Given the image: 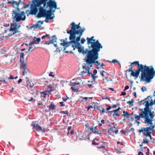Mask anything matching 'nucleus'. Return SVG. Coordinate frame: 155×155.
<instances>
[{
    "instance_id": "f257e3e1",
    "label": "nucleus",
    "mask_w": 155,
    "mask_h": 155,
    "mask_svg": "<svg viewBox=\"0 0 155 155\" xmlns=\"http://www.w3.org/2000/svg\"><path fill=\"white\" fill-rule=\"evenodd\" d=\"M48 0H32L31 5V10L29 13L27 14V16L30 14L36 15L37 18H39L45 17L46 15L51 16L54 11L51 12L50 10H46L48 7Z\"/></svg>"
},
{
    "instance_id": "f03ea898",
    "label": "nucleus",
    "mask_w": 155,
    "mask_h": 155,
    "mask_svg": "<svg viewBox=\"0 0 155 155\" xmlns=\"http://www.w3.org/2000/svg\"><path fill=\"white\" fill-rule=\"evenodd\" d=\"M140 72H141L140 77H139L140 81H145L147 83L150 82L155 75V71L153 67H151L137 68L131 73V76L134 77V79H136L139 76Z\"/></svg>"
},
{
    "instance_id": "7ed1b4c3",
    "label": "nucleus",
    "mask_w": 155,
    "mask_h": 155,
    "mask_svg": "<svg viewBox=\"0 0 155 155\" xmlns=\"http://www.w3.org/2000/svg\"><path fill=\"white\" fill-rule=\"evenodd\" d=\"M99 53H92L88 58L86 59V64L90 65V64L94 63L97 66L100 65V63L97 61H96L98 58Z\"/></svg>"
},
{
    "instance_id": "20e7f679",
    "label": "nucleus",
    "mask_w": 155,
    "mask_h": 155,
    "mask_svg": "<svg viewBox=\"0 0 155 155\" xmlns=\"http://www.w3.org/2000/svg\"><path fill=\"white\" fill-rule=\"evenodd\" d=\"M12 18H15L18 21H24L26 18L25 13L24 11H21L20 13L17 12L13 10L12 12Z\"/></svg>"
},
{
    "instance_id": "39448f33",
    "label": "nucleus",
    "mask_w": 155,
    "mask_h": 155,
    "mask_svg": "<svg viewBox=\"0 0 155 155\" xmlns=\"http://www.w3.org/2000/svg\"><path fill=\"white\" fill-rule=\"evenodd\" d=\"M93 44L90 46H88V48L90 49L91 48V51L92 53H98L100 51V49L103 48V46L99 42L98 40L93 42Z\"/></svg>"
},
{
    "instance_id": "423d86ee",
    "label": "nucleus",
    "mask_w": 155,
    "mask_h": 155,
    "mask_svg": "<svg viewBox=\"0 0 155 155\" xmlns=\"http://www.w3.org/2000/svg\"><path fill=\"white\" fill-rule=\"evenodd\" d=\"M71 29L69 30V31L71 33L75 32L78 31H80L83 33L85 30V28L84 27L81 28V27L79 25L80 23L78 25H76L74 22H72L71 24Z\"/></svg>"
},
{
    "instance_id": "0eeeda50",
    "label": "nucleus",
    "mask_w": 155,
    "mask_h": 155,
    "mask_svg": "<svg viewBox=\"0 0 155 155\" xmlns=\"http://www.w3.org/2000/svg\"><path fill=\"white\" fill-rule=\"evenodd\" d=\"M66 32L67 34H70V36L69 37V39L70 41H66V42L61 43L60 45L61 46H63L64 47V49L63 51H65L66 48L68 47L72 43L74 44V38L73 36H72V35H71V32L69 31L68 29H67Z\"/></svg>"
},
{
    "instance_id": "6e6552de",
    "label": "nucleus",
    "mask_w": 155,
    "mask_h": 155,
    "mask_svg": "<svg viewBox=\"0 0 155 155\" xmlns=\"http://www.w3.org/2000/svg\"><path fill=\"white\" fill-rule=\"evenodd\" d=\"M48 6L49 7V9L51 12H55L56 9H59V8L57 7V3L54 0H48Z\"/></svg>"
},
{
    "instance_id": "1a4fd4ad",
    "label": "nucleus",
    "mask_w": 155,
    "mask_h": 155,
    "mask_svg": "<svg viewBox=\"0 0 155 155\" xmlns=\"http://www.w3.org/2000/svg\"><path fill=\"white\" fill-rule=\"evenodd\" d=\"M83 33L80 31H78L75 32L71 33L72 36L74 37V43L79 42L81 39V37Z\"/></svg>"
},
{
    "instance_id": "9d476101",
    "label": "nucleus",
    "mask_w": 155,
    "mask_h": 155,
    "mask_svg": "<svg viewBox=\"0 0 155 155\" xmlns=\"http://www.w3.org/2000/svg\"><path fill=\"white\" fill-rule=\"evenodd\" d=\"M83 33L80 31H78L75 32L71 33L72 36L74 37V43L79 42L81 39V37Z\"/></svg>"
},
{
    "instance_id": "9b49d317",
    "label": "nucleus",
    "mask_w": 155,
    "mask_h": 155,
    "mask_svg": "<svg viewBox=\"0 0 155 155\" xmlns=\"http://www.w3.org/2000/svg\"><path fill=\"white\" fill-rule=\"evenodd\" d=\"M82 48L81 47L78 48V52L80 53H82L84 54H86V56L85 57V59L88 58L90 56L92 53L90 49L86 48L85 50L84 49V47H82Z\"/></svg>"
},
{
    "instance_id": "f8f14e48",
    "label": "nucleus",
    "mask_w": 155,
    "mask_h": 155,
    "mask_svg": "<svg viewBox=\"0 0 155 155\" xmlns=\"http://www.w3.org/2000/svg\"><path fill=\"white\" fill-rule=\"evenodd\" d=\"M18 28L16 27V22L14 23H11V27L9 31H12V34H9L8 35H13L16 33H20V31L18 30Z\"/></svg>"
},
{
    "instance_id": "ddd939ff",
    "label": "nucleus",
    "mask_w": 155,
    "mask_h": 155,
    "mask_svg": "<svg viewBox=\"0 0 155 155\" xmlns=\"http://www.w3.org/2000/svg\"><path fill=\"white\" fill-rule=\"evenodd\" d=\"M92 134V133H90L88 134L87 135L85 136V137L84 135L82 134H78L79 136H78V137H79V139L80 140H86L87 139H88V140H90V137L89 136L91 135V134ZM76 137L75 138H74L73 140L75 141L77 139V135H76Z\"/></svg>"
},
{
    "instance_id": "4468645a",
    "label": "nucleus",
    "mask_w": 155,
    "mask_h": 155,
    "mask_svg": "<svg viewBox=\"0 0 155 155\" xmlns=\"http://www.w3.org/2000/svg\"><path fill=\"white\" fill-rule=\"evenodd\" d=\"M133 64H134L135 65V66H137V68H150L153 67V66H148L146 65H144L142 64H140L139 61H135L132 62L130 65H129V66H130Z\"/></svg>"
},
{
    "instance_id": "2eb2a0df",
    "label": "nucleus",
    "mask_w": 155,
    "mask_h": 155,
    "mask_svg": "<svg viewBox=\"0 0 155 155\" xmlns=\"http://www.w3.org/2000/svg\"><path fill=\"white\" fill-rule=\"evenodd\" d=\"M31 126L33 127V129H35L38 131H41L42 130V127L38 124L36 125L34 121H32Z\"/></svg>"
},
{
    "instance_id": "dca6fc26",
    "label": "nucleus",
    "mask_w": 155,
    "mask_h": 155,
    "mask_svg": "<svg viewBox=\"0 0 155 155\" xmlns=\"http://www.w3.org/2000/svg\"><path fill=\"white\" fill-rule=\"evenodd\" d=\"M41 38L38 37L37 38L36 37L34 36L33 38V41L31 42L29 44L30 46H31L34 44H37L40 42L41 41Z\"/></svg>"
},
{
    "instance_id": "f3484780",
    "label": "nucleus",
    "mask_w": 155,
    "mask_h": 155,
    "mask_svg": "<svg viewBox=\"0 0 155 155\" xmlns=\"http://www.w3.org/2000/svg\"><path fill=\"white\" fill-rule=\"evenodd\" d=\"M140 110L141 111V112L139 114L144 117H145L146 115L147 112L149 110L146 107H145L143 109H141Z\"/></svg>"
},
{
    "instance_id": "a211bd4d",
    "label": "nucleus",
    "mask_w": 155,
    "mask_h": 155,
    "mask_svg": "<svg viewBox=\"0 0 155 155\" xmlns=\"http://www.w3.org/2000/svg\"><path fill=\"white\" fill-rule=\"evenodd\" d=\"M149 116L150 117V119H151L152 120L154 116L151 109L148 110L144 118L148 117V118H149Z\"/></svg>"
},
{
    "instance_id": "6ab92c4d",
    "label": "nucleus",
    "mask_w": 155,
    "mask_h": 155,
    "mask_svg": "<svg viewBox=\"0 0 155 155\" xmlns=\"http://www.w3.org/2000/svg\"><path fill=\"white\" fill-rule=\"evenodd\" d=\"M20 68L22 69L24 68H25L27 67V64L24 60H22L21 59H20Z\"/></svg>"
},
{
    "instance_id": "aec40b11",
    "label": "nucleus",
    "mask_w": 155,
    "mask_h": 155,
    "mask_svg": "<svg viewBox=\"0 0 155 155\" xmlns=\"http://www.w3.org/2000/svg\"><path fill=\"white\" fill-rule=\"evenodd\" d=\"M105 143V142L104 141H101L99 142L98 143H99V145L98 146H97V147L99 149L103 148L104 150H105L106 147L104 145V144Z\"/></svg>"
},
{
    "instance_id": "412c9836",
    "label": "nucleus",
    "mask_w": 155,
    "mask_h": 155,
    "mask_svg": "<svg viewBox=\"0 0 155 155\" xmlns=\"http://www.w3.org/2000/svg\"><path fill=\"white\" fill-rule=\"evenodd\" d=\"M144 119H145L144 121L145 124H150V125H152L153 123L152 122L153 121V120L148 118V117L144 118Z\"/></svg>"
},
{
    "instance_id": "4be33fe9",
    "label": "nucleus",
    "mask_w": 155,
    "mask_h": 155,
    "mask_svg": "<svg viewBox=\"0 0 155 155\" xmlns=\"http://www.w3.org/2000/svg\"><path fill=\"white\" fill-rule=\"evenodd\" d=\"M56 105L53 103H52L49 105L48 107L49 108V109L48 110V111H50L51 110H56V108H55Z\"/></svg>"
},
{
    "instance_id": "5701e85b",
    "label": "nucleus",
    "mask_w": 155,
    "mask_h": 155,
    "mask_svg": "<svg viewBox=\"0 0 155 155\" xmlns=\"http://www.w3.org/2000/svg\"><path fill=\"white\" fill-rule=\"evenodd\" d=\"M40 93L41 94V97H43V98L42 99V100L43 101H45L46 100V97L47 95H48V94H47L45 91L40 92Z\"/></svg>"
},
{
    "instance_id": "b1692460",
    "label": "nucleus",
    "mask_w": 155,
    "mask_h": 155,
    "mask_svg": "<svg viewBox=\"0 0 155 155\" xmlns=\"http://www.w3.org/2000/svg\"><path fill=\"white\" fill-rule=\"evenodd\" d=\"M52 39L49 40L50 44H53L54 42L57 43V38L56 35H54L51 37Z\"/></svg>"
},
{
    "instance_id": "393cba45",
    "label": "nucleus",
    "mask_w": 155,
    "mask_h": 155,
    "mask_svg": "<svg viewBox=\"0 0 155 155\" xmlns=\"http://www.w3.org/2000/svg\"><path fill=\"white\" fill-rule=\"evenodd\" d=\"M51 16L46 15L45 17V21L46 23L48 22L49 20H52L54 18V15L53 16Z\"/></svg>"
},
{
    "instance_id": "a878e982",
    "label": "nucleus",
    "mask_w": 155,
    "mask_h": 155,
    "mask_svg": "<svg viewBox=\"0 0 155 155\" xmlns=\"http://www.w3.org/2000/svg\"><path fill=\"white\" fill-rule=\"evenodd\" d=\"M100 140V138H97L96 137L92 141V144L93 145H97L98 146L99 145V143H96L95 142V141H98Z\"/></svg>"
},
{
    "instance_id": "bb28decb",
    "label": "nucleus",
    "mask_w": 155,
    "mask_h": 155,
    "mask_svg": "<svg viewBox=\"0 0 155 155\" xmlns=\"http://www.w3.org/2000/svg\"><path fill=\"white\" fill-rule=\"evenodd\" d=\"M123 114L121 115L124 116V117H126V118L128 119L129 121H130V119L129 118V116L130 115V114L125 111H123Z\"/></svg>"
},
{
    "instance_id": "cd10ccee",
    "label": "nucleus",
    "mask_w": 155,
    "mask_h": 155,
    "mask_svg": "<svg viewBox=\"0 0 155 155\" xmlns=\"http://www.w3.org/2000/svg\"><path fill=\"white\" fill-rule=\"evenodd\" d=\"M151 133V131L145 128V134H144V135L146 136V137H147L148 136H150Z\"/></svg>"
},
{
    "instance_id": "c85d7f7f",
    "label": "nucleus",
    "mask_w": 155,
    "mask_h": 155,
    "mask_svg": "<svg viewBox=\"0 0 155 155\" xmlns=\"http://www.w3.org/2000/svg\"><path fill=\"white\" fill-rule=\"evenodd\" d=\"M77 85V83L76 82H73L72 84V86L71 87V89L74 91L77 92L78 91L79 89L75 88L73 87H75Z\"/></svg>"
},
{
    "instance_id": "c756f323",
    "label": "nucleus",
    "mask_w": 155,
    "mask_h": 155,
    "mask_svg": "<svg viewBox=\"0 0 155 155\" xmlns=\"http://www.w3.org/2000/svg\"><path fill=\"white\" fill-rule=\"evenodd\" d=\"M150 101H145L144 103H143V104H144V103H145V107H147V109H148V110H150V108L149 107L150 106V103H149Z\"/></svg>"
},
{
    "instance_id": "7c9ffc66",
    "label": "nucleus",
    "mask_w": 155,
    "mask_h": 155,
    "mask_svg": "<svg viewBox=\"0 0 155 155\" xmlns=\"http://www.w3.org/2000/svg\"><path fill=\"white\" fill-rule=\"evenodd\" d=\"M22 69H23V71L22 72V75L24 76L25 74H26L29 71V70L28 68H27V67H25V68H22Z\"/></svg>"
},
{
    "instance_id": "2f4dec72",
    "label": "nucleus",
    "mask_w": 155,
    "mask_h": 155,
    "mask_svg": "<svg viewBox=\"0 0 155 155\" xmlns=\"http://www.w3.org/2000/svg\"><path fill=\"white\" fill-rule=\"evenodd\" d=\"M13 20L12 21V23H14L16 22V27L18 29H19L21 27V24H19L18 25H17V23L20 22V21H17L15 19V18H12Z\"/></svg>"
},
{
    "instance_id": "473e14b6",
    "label": "nucleus",
    "mask_w": 155,
    "mask_h": 155,
    "mask_svg": "<svg viewBox=\"0 0 155 155\" xmlns=\"http://www.w3.org/2000/svg\"><path fill=\"white\" fill-rule=\"evenodd\" d=\"M87 44L89 45L91 44V45H92L93 43V41L92 40H91L89 38L87 37Z\"/></svg>"
},
{
    "instance_id": "72a5a7b5",
    "label": "nucleus",
    "mask_w": 155,
    "mask_h": 155,
    "mask_svg": "<svg viewBox=\"0 0 155 155\" xmlns=\"http://www.w3.org/2000/svg\"><path fill=\"white\" fill-rule=\"evenodd\" d=\"M144 118V117L142 116L141 115L139 114V115H136L134 117V118L136 119V120H140V118Z\"/></svg>"
},
{
    "instance_id": "f704fd0d",
    "label": "nucleus",
    "mask_w": 155,
    "mask_h": 155,
    "mask_svg": "<svg viewBox=\"0 0 155 155\" xmlns=\"http://www.w3.org/2000/svg\"><path fill=\"white\" fill-rule=\"evenodd\" d=\"M155 124L153 125H151V126H149V127H146L145 128L149 130H150L151 131H153L155 127Z\"/></svg>"
},
{
    "instance_id": "c9c22d12",
    "label": "nucleus",
    "mask_w": 155,
    "mask_h": 155,
    "mask_svg": "<svg viewBox=\"0 0 155 155\" xmlns=\"http://www.w3.org/2000/svg\"><path fill=\"white\" fill-rule=\"evenodd\" d=\"M64 113V114H67V115L68 116H70V114L68 112V110H67L65 111H60V113Z\"/></svg>"
},
{
    "instance_id": "e433bc0d",
    "label": "nucleus",
    "mask_w": 155,
    "mask_h": 155,
    "mask_svg": "<svg viewBox=\"0 0 155 155\" xmlns=\"http://www.w3.org/2000/svg\"><path fill=\"white\" fill-rule=\"evenodd\" d=\"M34 85V84L33 83L31 84H30L28 85V84H27V85L26 86V87L28 88V89H31L32 88Z\"/></svg>"
},
{
    "instance_id": "4c0bfd02",
    "label": "nucleus",
    "mask_w": 155,
    "mask_h": 155,
    "mask_svg": "<svg viewBox=\"0 0 155 155\" xmlns=\"http://www.w3.org/2000/svg\"><path fill=\"white\" fill-rule=\"evenodd\" d=\"M32 3V1L31 2V3L28 4L27 5H26L24 3V5L23 6L22 8H28L29 7L30 5V8H31V5Z\"/></svg>"
},
{
    "instance_id": "58836bf2",
    "label": "nucleus",
    "mask_w": 155,
    "mask_h": 155,
    "mask_svg": "<svg viewBox=\"0 0 155 155\" xmlns=\"http://www.w3.org/2000/svg\"><path fill=\"white\" fill-rule=\"evenodd\" d=\"M145 127L141 128V129L139 130L138 131L140 133L141 132H142L143 134H145Z\"/></svg>"
},
{
    "instance_id": "ea45409f",
    "label": "nucleus",
    "mask_w": 155,
    "mask_h": 155,
    "mask_svg": "<svg viewBox=\"0 0 155 155\" xmlns=\"http://www.w3.org/2000/svg\"><path fill=\"white\" fill-rule=\"evenodd\" d=\"M74 44L75 45L76 48L78 49L81 47V45L80 42L74 43Z\"/></svg>"
},
{
    "instance_id": "a19ab883",
    "label": "nucleus",
    "mask_w": 155,
    "mask_h": 155,
    "mask_svg": "<svg viewBox=\"0 0 155 155\" xmlns=\"http://www.w3.org/2000/svg\"><path fill=\"white\" fill-rule=\"evenodd\" d=\"M134 102V100L133 99H131V101H128L127 102V103L130 105L133 106V103Z\"/></svg>"
},
{
    "instance_id": "79ce46f5",
    "label": "nucleus",
    "mask_w": 155,
    "mask_h": 155,
    "mask_svg": "<svg viewBox=\"0 0 155 155\" xmlns=\"http://www.w3.org/2000/svg\"><path fill=\"white\" fill-rule=\"evenodd\" d=\"M130 130H128L127 131H125L124 130L122 129L120 131V132L122 134H124L126 136L127 135V133L130 132Z\"/></svg>"
},
{
    "instance_id": "37998d69",
    "label": "nucleus",
    "mask_w": 155,
    "mask_h": 155,
    "mask_svg": "<svg viewBox=\"0 0 155 155\" xmlns=\"http://www.w3.org/2000/svg\"><path fill=\"white\" fill-rule=\"evenodd\" d=\"M120 115V114H118V112L114 113V114H112L113 117H117V116H119Z\"/></svg>"
},
{
    "instance_id": "c03bdc74",
    "label": "nucleus",
    "mask_w": 155,
    "mask_h": 155,
    "mask_svg": "<svg viewBox=\"0 0 155 155\" xmlns=\"http://www.w3.org/2000/svg\"><path fill=\"white\" fill-rule=\"evenodd\" d=\"M20 59L22 58V60H24V54L23 52L20 53Z\"/></svg>"
},
{
    "instance_id": "a18cd8bd",
    "label": "nucleus",
    "mask_w": 155,
    "mask_h": 155,
    "mask_svg": "<svg viewBox=\"0 0 155 155\" xmlns=\"http://www.w3.org/2000/svg\"><path fill=\"white\" fill-rule=\"evenodd\" d=\"M105 106L107 107L106 108V110L107 111H109V110L111 109V108H112V106H111L107 104H105Z\"/></svg>"
},
{
    "instance_id": "49530a36",
    "label": "nucleus",
    "mask_w": 155,
    "mask_h": 155,
    "mask_svg": "<svg viewBox=\"0 0 155 155\" xmlns=\"http://www.w3.org/2000/svg\"><path fill=\"white\" fill-rule=\"evenodd\" d=\"M114 112L113 110L112 111H107L106 112V113H108V115L109 116H111V115L112 114V113Z\"/></svg>"
},
{
    "instance_id": "de8ad7c7",
    "label": "nucleus",
    "mask_w": 155,
    "mask_h": 155,
    "mask_svg": "<svg viewBox=\"0 0 155 155\" xmlns=\"http://www.w3.org/2000/svg\"><path fill=\"white\" fill-rule=\"evenodd\" d=\"M94 133L97 134H99V135H100V136H101V135L102 134V133H101V131H97L96 130H94Z\"/></svg>"
},
{
    "instance_id": "09e8293b",
    "label": "nucleus",
    "mask_w": 155,
    "mask_h": 155,
    "mask_svg": "<svg viewBox=\"0 0 155 155\" xmlns=\"http://www.w3.org/2000/svg\"><path fill=\"white\" fill-rule=\"evenodd\" d=\"M53 90L52 89H51L50 90H47L45 91L46 93L48 94V96H49V95L51 94V91H53Z\"/></svg>"
},
{
    "instance_id": "8fccbe9b",
    "label": "nucleus",
    "mask_w": 155,
    "mask_h": 155,
    "mask_svg": "<svg viewBox=\"0 0 155 155\" xmlns=\"http://www.w3.org/2000/svg\"><path fill=\"white\" fill-rule=\"evenodd\" d=\"M121 109V108L120 107H119L117 109L113 110L114 111V113H117Z\"/></svg>"
},
{
    "instance_id": "3c124183",
    "label": "nucleus",
    "mask_w": 155,
    "mask_h": 155,
    "mask_svg": "<svg viewBox=\"0 0 155 155\" xmlns=\"http://www.w3.org/2000/svg\"><path fill=\"white\" fill-rule=\"evenodd\" d=\"M89 129H90L92 131V132H91V133H94V131L95 130H94V128L93 126H92L91 127H90L89 128Z\"/></svg>"
},
{
    "instance_id": "603ef678",
    "label": "nucleus",
    "mask_w": 155,
    "mask_h": 155,
    "mask_svg": "<svg viewBox=\"0 0 155 155\" xmlns=\"http://www.w3.org/2000/svg\"><path fill=\"white\" fill-rule=\"evenodd\" d=\"M101 110L100 111V112H102V113H103L104 112H106V111H105L104 109L102 107V105H101Z\"/></svg>"
},
{
    "instance_id": "864d4df0",
    "label": "nucleus",
    "mask_w": 155,
    "mask_h": 155,
    "mask_svg": "<svg viewBox=\"0 0 155 155\" xmlns=\"http://www.w3.org/2000/svg\"><path fill=\"white\" fill-rule=\"evenodd\" d=\"M4 39V36L3 35H0V41L3 40Z\"/></svg>"
},
{
    "instance_id": "5fc2aeb1",
    "label": "nucleus",
    "mask_w": 155,
    "mask_h": 155,
    "mask_svg": "<svg viewBox=\"0 0 155 155\" xmlns=\"http://www.w3.org/2000/svg\"><path fill=\"white\" fill-rule=\"evenodd\" d=\"M40 27L41 25H39V23H36V24L35 25V28L36 29Z\"/></svg>"
},
{
    "instance_id": "6e6d98bb",
    "label": "nucleus",
    "mask_w": 155,
    "mask_h": 155,
    "mask_svg": "<svg viewBox=\"0 0 155 155\" xmlns=\"http://www.w3.org/2000/svg\"><path fill=\"white\" fill-rule=\"evenodd\" d=\"M133 71V70L132 68H129L128 69L126 70V72H127V71H128L129 72H132V71Z\"/></svg>"
},
{
    "instance_id": "4d7b16f0",
    "label": "nucleus",
    "mask_w": 155,
    "mask_h": 155,
    "mask_svg": "<svg viewBox=\"0 0 155 155\" xmlns=\"http://www.w3.org/2000/svg\"><path fill=\"white\" fill-rule=\"evenodd\" d=\"M111 131L112 132H114V131L113 130V127H110L108 130V133H109V131Z\"/></svg>"
},
{
    "instance_id": "13d9d810",
    "label": "nucleus",
    "mask_w": 155,
    "mask_h": 155,
    "mask_svg": "<svg viewBox=\"0 0 155 155\" xmlns=\"http://www.w3.org/2000/svg\"><path fill=\"white\" fill-rule=\"evenodd\" d=\"M149 143V141L148 140H145L144 139H143V140L142 142L143 143Z\"/></svg>"
},
{
    "instance_id": "bf43d9fd",
    "label": "nucleus",
    "mask_w": 155,
    "mask_h": 155,
    "mask_svg": "<svg viewBox=\"0 0 155 155\" xmlns=\"http://www.w3.org/2000/svg\"><path fill=\"white\" fill-rule=\"evenodd\" d=\"M64 103V102H63V101L60 102H59V103L60 104V107H63V106H64L65 104H63Z\"/></svg>"
},
{
    "instance_id": "052dcab7",
    "label": "nucleus",
    "mask_w": 155,
    "mask_h": 155,
    "mask_svg": "<svg viewBox=\"0 0 155 155\" xmlns=\"http://www.w3.org/2000/svg\"><path fill=\"white\" fill-rule=\"evenodd\" d=\"M53 72L51 71L50 72V73L49 74V76H50L52 77H54L55 76V75L54 74H52Z\"/></svg>"
},
{
    "instance_id": "680f3d73",
    "label": "nucleus",
    "mask_w": 155,
    "mask_h": 155,
    "mask_svg": "<svg viewBox=\"0 0 155 155\" xmlns=\"http://www.w3.org/2000/svg\"><path fill=\"white\" fill-rule=\"evenodd\" d=\"M0 81L2 82L4 84H7L8 83L5 81L4 79L1 80H0Z\"/></svg>"
},
{
    "instance_id": "e2e57ef3",
    "label": "nucleus",
    "mask_w": 155,
    "mask_h": 155,
    "mask_svg": "<svg viewBox=\"0 0 155 155\" xmlns=\"http://www.w3.org/2000/svg\"><path fill=\"white\" fill-rule=\"evenodd\" d=\"M85 41L86 40L84 38L82 39L81 40V42L82 44H83Z\"/></svg>"
},
{
    "instance_id": "0e129e2a",
    "label": "nucleus",
    "mask_w": 155,
    "mask_h": 155,
    "mask_svg": "<svg viewBox=\"0 0 155 155\" xmlns=\"http://www.w3.org/2000/svg\"><path fill=\"white\" fill-rule=\"evenodd\" d=\"M129 87L128 85H127L125 86V87L124 89V91H125L128 89H129Z\"/></svg>"
},
{
    "instance_id": "69168bd1",
    "label": "nucleus",
    "mask_w": 155,
    "mask_h": 155,
    "mask_svg": "<svg viewBox=\"0 0 155 155\" xmlns=\"http://www.w3.org/2000/svg\"><path fill=\"white\" fill-rule=\"evenodd\" d=\"M87 73L89 76H91V77H92L93 75V74L92 73L90 72L89 71H88Z\"/></svg>"
},
{
    "instance_id": "338daca9",
    "label": "nucleus",
    "mask_w": 155,
    "mask_h": 155,
    "mask_svg": "<svg viewBox=\"0 0 155 155\" xmlns=\"http://www.w3.org/2000/svg\"><path fill=\"white\" fill-rule=\"evenodd\" d=\"M93 108V106L91 105H89L88 106L87 108L88 109L87 111H88L90 109L92 108Z\"/></svg>"
},
{
    "instance_id": "774afa93",
    "label": "nucleus",
    "mask_w": 155,
    "mask_h": 155,
    "mask_svg": "<svg viewBox=\"0 0 155 155\" xmlns=\"http://www.w3.org/2000/svg\"><path fill=\"white\" fill-rule=\"evenodd\" d=\"M97 73V70L96 69H95L93 71V74L94 75H95Z\"/></svg>"
}]
</instances>
